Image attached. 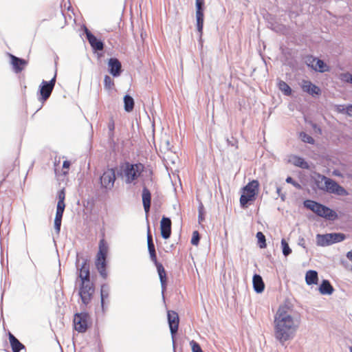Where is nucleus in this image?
Returning <instances> with one entry per match:
<instances>
[{
  "mask_svg": "<svg viewBox=\"0 0 352 352\" xmlns=\"http://www.w3.org/2000/svg\"><path fill=\"white\" fill-rule=\"evenodd\" d=\"M149 255L151 260L153 262L155 266H157L158 264H161V263L157 261L156 252H151L149 253Z\"/></svg>",
  "mask_w": 352,
  "mask_h": 352,
  "instance_id": "a18cd8bd",
  "label": "nucleus"
},
{
  "mask_svg": "<svg viewBox=\"0 0 352 352\" xmlns=\"http://www.w3.org/2000/svg\"><path fill=\"white\" fill-rule=\"evenodd\" d=\"M110 287L108 284L104 283L101 285L100 288V298H101V307L102 310L104 309V300L107 299L109 296Z\"/></svg>",
  "mask_w": 352,
  "mask_h": 352,
  "instance_id": "a878e982",
  "label": "nucleus"
},
{
  "mask_svg": "<svg viewBox=\"0 0 352 352\" xmlns=\"http://www.w3.org/2000/svg\"><path fill=\"white\" fill-rule=\"evenodd\" d=\"M253 288L256 293L260 294L264 291L265 284L261 275L255 274L252 278Z\"/></svg>",
  "mask_w": 352,
  "mask_h": 352,
  "instance_id": "4be33fe9",
  "label": "nucleus"
},
{
  "mask_svg": "<svg viewBox=\"0 0 352 352\" xmlns=\"http://www.w3.org/2000/svg\"><path fill=\"white\" fill-rule=\"evenodd\" d=\"M351 108H352V105L351 106Z\"/></svg>",
  "mask_w": 352,
  "mask_h": 352,
  "instance_id": "69168bd1",
  "label": "nucleus"
},
{
  "mask_svg": "<svg viewBox=\"0 0 352 352\" xmlns=\"http://www.w3.org/2000/svg\"><path fill=\"white\" fill-rule=\"evenodd\" d=\"M269 28L273 31L278 33L283 32V30L285 29V27L284 25L278 23H270Z\"/></svg>",
  "mask_w": 352,
  "mask_h": 352,
  "instance_id": "e433bc0d",
  "label": "nucleus"
},
{
  "mask_svg": "<svg viewBox=\"0 0 352 352\" xmlns=\"http://www.w3.org/2000/svg\"><path fill=\"white\" fill-rule=\"evenodd\" d=\"M278 89L283 93L284 95L289 96L292 95V90L291 87L283 80H279L278 83Z\"/></svg>",
  "mask_w": 352,
  "mask_h": 352,
  "instance_id": "7c9ffc66",
  "label": "nucleus"
},
{
  "mask_svg": "<svg viewBox=\"0 0 352 352\" xmlns=\"http://www.w3.org/2000/svg\"><path fill=\"white\" fill-rule=\"evenodd\" d=\"M282 188L280 186L276 187V193L280 197L282 201H285L286 198V195L285 193H282Z\"/></svg>",
  "mask_w": 352,
  "mask_h": 352,
  "instance_id": "49530a36",
  "label": "nucleus"
},
{
  "mask_svg": "<svg viewBox=\"0 0 352 352\" xmlns=\"http://www.w3.org/2000/svg\"><path fill=\"white\" fill-rule=\"evenodd\" d=\"M342 80L346 82L352 84V74L349 73L342 74Z\"/></svg>",
  "mask_w": 352,
  "mask_h": 352,
  "instance_id": "37998d69",
  "label": "nucleus"
},
{
  "mask_svg": "<svg viewBox=\"0 0 352 352\" xmlns=\"http://www.w3.org/2000/svg\"><path fill=\"white\" fill-rule=\"evenodd\" d=\"M100 181L102 188L111 190L113 187L116 181L115 169L111 168L105 170L100 176Z\"/></svg>",
  "mask_w": 352,
  "mask_h": 352,
  "instance_id": "4468645a",
  "label": "nucleus"
},
{
  "mask_svg": "<svg viewBox=\"0 0 352 352\" xmlns=\"http://www.w3.org/2000/svg\"><path fill=\"white\" fill-rule=\"evenodd\" d=\"M155 267L157 268V273H158V275L160 277V280L161 287H162V296L164 297V292L166 291V285H167V283H166V282H167L166 273L165 269L162 263L158 264Z\"/></svg>",
  "mask_w": 352,
  "mask_h": 352,
  "instance_id": "6ab92c4d",
  "label": "nucleus"
},
{
  "mask_svg": "<svg viewBox=\"0 0 352 352\" xmlns=\"http://www.w3.org/2000/svg\"><path fill=\"white\" fill-rule=\"evenodd\" d=\"M147 245H148V250L149 253L155 252V248L154 243H150L147 244Z\"/></svg>",
  "mask_w": 352,
  "mask_h": 352,
  "instance_id": "3c124183",
  "label": "nucleus"
},
{
  "mask_svg": "<svg viewBox=\"0 0 352 352\" xmlns=\"http://www.w3.org/2000/svg\"><path fill=\"white\" fill-rule=\"evenodd\" d=\"M8 339L12 350V352H20L25 349V346L22 344L12 333H8Z\"/></svg>",
  "mask_w": 352,
  "mask_h": 352,
  "instance_id": "aec40b11",
  "label": "nucleus"
},
{
  "mask_svg": "<svg viewBox=\"0 0 352 352\" xmlns=\"http://www.w3.org/2000/svg\"><path fill=\"white\" fill-rule=\"evenodd\" d=\"M298 245L302 247L303 248H306L305 246V241L303 238H300L298 240Z\"/></svg>",
  "mask_w": 352,
  "mask_h": 352,
  "instance_id": "864d4df0",
  "label": "nucleus"
},
{
  "mask_svg": "<svg viewBox=\"0 0 352 352\" xmlns=\"http://www.w3.org/2000/svg\"><path fill=\"white\" fill-rule=\"evenodd\" d=\"M196 28L200 34H202L204 21L205 0H195Z\"/></svg>",
  "mask_w": 352,
  "mask_h": 352,
  "instance_id": "f8f14e48",
  "label": "nucleus"
},
{
  "mask_svg": "<svg viewBox=\"0 0 352 352\" xmlns=\"http://www.w3.org/2000/svg\"><path fill=\"white\" fill-rule=\"evenodd\" d=\"M258 244L260 248H265L267 246L265 236L262 232H258L256 234Z\"/></svg>",
  "mask_w": 352,
  "mask_h": 352,
  "instance_id": "473e14b6",
  "label": "nucleus"
},
{
  "mask_svg": "<svg viewBox=\"0 0 352 352\" xmlns=\"http://www.w3.org/2000/svg\"><path fill=\"white\" fill-rule=\"evenodd\" d=\"M322 179L324 180V184H325V190L327 192L329 193H334L336 190V188L338 185V184L333 180L332 179L328 178L325 176H322Z\"/></svg>",
  "mask_w": 352,
  "mask_h": 352,
  "instance_id": "bb28decb",
  "label": "nucleus"
},
{
  "mask_svg": "<svg viewBox=\"0 0 352 352\" xmlns=\"http://www.w3.org/2000/svg\"><path fill=\"white\" fill-rule=\"evenodd\" d=\"M108 70L113 77L119 76L122 72L120 61L116 58H110L108 61Z\"/></svg>",
  "mask_w": 352,
  "mask_h": 352,
  "instance_id": "2eb2a0df",
  "label": "nucleus"
},
{
  "mask_svg": "<svg viewBox=\"0 0 352 352\" xmlns=\"http://www.w3.org/2000/svg\"><path fill=\"white\" fill-rule=\"evenodd\" d=\"M141 38H142V40L143 42H144V36H146V33H143V32H141Z\"/></svg>",
  "mask_w": 352,
  "mask_h": 352,
  "instance_id": "052dcab7",
  "label": "nucleus"
},
{
  "mask_svg": "<svg viewBox=\"0 0 352 352\" xmlns=\"http://www.w3.org/2000/svg\"><path fill=\"white\" fill-rule=\"evenodd\" d=\"M293 164L298 167L302 168H308V163L301 157L294 155L293 157Z\"/></svg>",
  "mask_w": 352,
  "mask_h": 352,
  "instance_id": "2f4dec72",
  "label": "nucleus"
},
{
  "mask_svg": "<svg viewBox=\"0 0 352 352\" xmlns=\"http://www.w3.org/2000/svg\"><path fill=\"white\" fill-rule=\"evenodd\" d=\"M346 258H347L349 261H352V250H351V251H349V252H348L346 253Z\"/></svg>",
  "mask_w": 352,
  "mask_h": 352,
  "instance_id": "bf43d9fd",
  "label": "nucleus"
},
{
  "mask_svg": "<svg viewBox=\"0 0 352 352\" xmlns=\"http://www.w3.org/2000/svg\"><path fill=\"white\" fill-rule=\"evenodd\" d=\"M104 87L107 90H111L114 87V82L112 78L108 76L105 75L104 78Z\"/></svg>",
  "mask_w": 352,
  "mask_h": 352,
  "instance_id": "72a5a7b5",
  "label": "nucleus"
},
{
  "mask_svg": "<svg viewBox=\"0 0 352 352\" xmlns=\"http://www.w3.org/2000/svg\"><path fill=\"white\" fill-rule=\"evenodd\" d=\"M64 210L56 209V216L54 219V229L57 234L60 232V227Z\"/></svg>",
  "mask_w": 352,
  "mask_h": 352,
  "instance_id": "cd10ccee",
  "label": "nucleus"
},
{
  "mask_svg": "<svg viewBox=\"0 0 352 352\" xmlns=\"http://www.w3.org/2000/svg\"><path fill=\"white\" fill-rule=\"evenodd\" d=\"M124 109L126 112H131L133 111L135 105L134 99L132 96L126 94L124 96Z\"/></svg>",
  "mask_w": 352,
  "mask_h": 352,
  "instance_id": "c85d7f7f",
  "label": "nucleus"
},
{
  "mask_svg": "<svg viewBox=\"0 0 352 352\" xmlns=\"http://www.w3.org/2000/svg\"><path fill=\"white\" fill-rule=\"evenodd\" d=\"M89 315L86 311L77 313L74 315V324L75 329L79 333H84L88 328V318Z\"/></svg>",
  "mask_w": 352,
  "mask_h": 352,
  "instance_id": "ddd939ff",
  "label": "nucleus"
},
{
  "mask_svg": "<svg viewBox=\"0 0 352 352\" xmlns=\"http://www.w3.org/2000/svg\"><path fill=\"white\" fill-rule=\"evenodd\" d=\"M204 219V213L200 212V213H199V214H198V221L200 223V222L203 221Z\"/></svg>",
  "mask_w": 352,
  "mask_h": 352,
  "instance_id": "13d9d810",
  "label": "nucleus"
},
{
  "mask_svg": "<svg viewBox=\"0 0 352 352\" xmlns=\"http://www.w3.org/2000/svg\"><path fill=\"white\" fill-rule=\"evenodd\" d=\"M142 204L146 213H148L151 208V193L148 188L143 184L142 192Z\"/></svg>",
  "mask_w": 352,
  "mask_h": 352,
  "instance_id": "a211bd4d",
  "label": "nucleus"
},
{
  "mask_svg": "<svg viewBox=\"0 0 352 352\" xmlns=\"http://www.w3.org/2000/svg\"><path fill=\"white\" fill-rule=\"evenodd\" d=\"M58 201L57 203L56 209L65 210V192L64 188H63L58 191Z\"/></svg>",
  "mask_w": 352,
  "mask_h": 352,
  "instance_id": "c756f323",
  "label": "nucleus"
},
{
  "mask_svg": "<svg viewBox=\"0 0 352 352\" xmlns=\"http://www.w3.org/2000/svg\"><path fill=\"white\" fill-rule=\"evenodd\" d=\"M349 351H350V352H352V346H351V347L349 348Z\"/></svg>",
  "mask_w": 352,
  "mask_h": 352,
  "instance_id": "e2e57ef3",
  "label": "nucleus"
},
{
  "mask_svg": "<svg viewBox=\"0 0 352 352\" xmlns=\"http://www.w3.org/2000/svg\"><path fill=\"white\" fill-rule=\"evenodd\" d=\"M281 247H282L283 254L285 256H287L292 253V249L289 248V244L287 243V241L284 239H282V240H281Z\"/></svg>",
  "mask_w": 352,
  "mask_h": 352,
  "instance_id": "f704fd0d",
  "label": "nucleus"
},
{
  "mask_svg": "<svg viewBox=\"0 0 352 352\" xmlns=\"http://www.w3.org/2000/svg\"><path fill=\"white\" fill-rule=\"evenodd\" d=\"M200 241V234L199 232L197 230H195L192 232V238L190 243L193 245H198Z\"/></svg>",
  "mask_w": 352,
  "mask_h": 352,
  "instance_id": "4c0bfd02",
  "label": "nucleus"
},
{
  "mask_svg": "<svg viewBox=\"0 0 352 352\" xmlns=\"http://www.w3.org/2000/svg\"><path fill=\"white\" fill-rule=\"evenodd\" d=\"M56 80V72L54 77L50 80H43L39 85L38 91V99L40 102H45L51 96L54 88Z\"/></svg>",
  "mask_w": 352,
  "mask_h": 352,
  "instance_id": "6e6552de",
  "label": "nucleus"
},
{
  "mask_svg": "<svg viewBox=\"0 0 352 352\" xmlns=\"http://www.w3.org/2000/svg\"><path fill=\"white\" fill-rule=\"evenodd\" d=\"M227 144L229 146L234 147L235 149H238V140L234 137H231L230 138L226 139Z\"/></svg>",
  "mask_w": 352,
  "mask_h": 352,
  "instance_id": "ea45409f",
  "label": "nucleus"
},
{
  "mask_svg": "<svg viewBox=\"0 0 352 352\" xmlns=\"http://www.w3.org/2000/svg\"><path fill=\"white\" fill-rule=\"evenodd\" d=\"M92 47V50L94 53L96 54L98 56V58H101L102 54V51L104 50V47L105 45H91Z\"/></svg>",
  "mask_w": 352,
  "mask_h": 352,
  "instance_id": "58836bf2",
  "label": "nucleus"
},
{
  "mask_svg": "<svg viewBox=\"0 0 352 352\" xmlns=\"http://www.w3.org/2000/svg\"><path fill=\"white\" fill-rule=\"evenodd\" d=\"M333 290V286L328 280H323L319 286V292L322 295H330Z\"/></svg>",
  "mask_w": 352,
  "mask_h": 352,
  "instance_id": "b1692460",
  "label": "nucleus"
},
{
  "mask_svg": "<svg viewBox=\"0 0 352 352\" xmlns=\"http://www.w3.org/2000/svg\"><path fill=\"white\" fill-rule=\"evenodd\" d=\"M300 320L295 316L292 303L285 300L274 315V336L280 344L292 340L299 327Z\"/></svg>",
  "mask_w": 352,
  "mask_h": 352,
  "instance_id": "f257e3e1",
  "label": "nucleus"
},
{
  "mask_svg": "<svg viewBox=\"0 0 352 352\" xmlns=\"http://www.w3.org/2000/svg\"><path fill=\"white\" fill-rule=\"evenodd\" d=\"M292 186L298 190L302 189V186L296 181L294 182V183L292 184Z\"/></svg>",
  "mask_w": 352,
  "mask_h": 352,
  "instance_id": "4d7b16f0",
  "label": "nucleus"
},
{
  "mask_svg": "<svg viewBox=\"0 0 352 352\" xmlns=\"http://www.w3.org/2000/svg\"><path fill=\"white\" fill-rule=\"evenodd\" d=\"M168 322L170 331L173 351H175V336L178 331L179 318L178 314L175 311H168Z\"/></svg>",
  "mask_w": 352,
  "mask_h": 352,
  "instance_id": "9d476101",
  "label": "nucleus"
},
{
  "mask_svg": "<svg viewBox=\"0 0 352 352\" xmlns=\"http://www.w3.org/2000/svg\"><path fill=\"white\" fill-rule=\"evenodd\" d=\"M101 31L92 32L85 25L80 28V36L83 41H87L89 44H104V38Z\"/></svg>",
  "mask_w": 352,
  "mask_h": 352,
  "instance_id": "1a4fd4ad",
  "label": "nucleus"
},
{
  "mask_svg": "<svg viewBox=\"0 0 352 352\" xmlns=\"http://www.w3.org/2000/svg\"><path fill=\"white\" fill-rule=\"evenodd\" d=\"M346 236L343 233L333 232L316 235V243L318 246L325 247L344 241Z\"/></svg>",
  "mask_w": 352,
  "mask_h": 352,
  "instance_id": "0eeeda50",
  "label": "nucleus"
},
{
  "mask_svg": "<svg viewBox=\"0 0 352 352\" xmlns=\"http://www.w3.org/2000/svg\"><path fill=\"white\" fill-rule=\"evenodd\" d=\"M318 280V272L315 270H309L305 275V281L308 285L317 284Z\"/></svg>",
  "mask_w": 352,
  "mask_h": 352,
  "instance_id": "393cba45",
  "label": "nucleus"
},
{
  "mask_svg": "<svg viewBox=\"0 0 352 352\" xmlns=\"http://www.w3.org/2000/svg\"><path fill=\"white\" fill-rule=\"evenodd\" d=\"M190 344L192 352H204L200 345L195 340L190 341Z\"/></svg>",
  "mask_w": 352,
  "mask_h": 352,
  "instance_id": "a19ab883",
  "label": "nucleus"
},
{
  "mask_svg": "<svg viewBox=\"0 0 352 352\" xmlns=\"http://www.w3.org/2000/svg\"><path fill=\"white\" fill-rule=\"evenodd\" d=\"M198 212H199V213H200V212H201L202 213H204V205L201 202L199 203V205L198 206Z\"/></svg>",
  "mask_w": 352,
  "mask_h": 352,
  "instance_id": "6e6d98bb",
  "label": "nucleus"
},
{
  "mask_svg": "<svg viewBox=\"0 0 352 352\" xmlns=\"http://www.w3.org/2000/svg\"><path fill=\"white\" fill-rule=\"evenodd\" d=\"M259 190L258 180L253 179L242 188V194L240 197V205L243 208H247L249 202L256 199Z\"/></svg>",
  "mask_w": 352,
  "mask_h": 352,
  "instance_id": "39448f33",
  "label": "nucleus"
},
{
  "mask_svg": "<svg viewBox=\"0 0 352 352\" xmlns=\"http://www.w3.org/2000/svg\"><path fill=\"white\" fill-rule=\"evenodd\" d=\"M76 266L81 280L78 295L82 305L86 307L91 302L95 292L94 284L90 281L89 261L77 252Z\"/></svg>",
  "mask_w": 352,
  "mask_h": 352,
  "instance_id": "f03ea898",
  "label": "nucleus"
},
{
  "mask_svg": "<svg viewBox=\"0 0 352 352\" xmlns=\"http://www.w3.org/2000/svg\"><path fill=\"white\" fill-rule=\"evenodd\" d=\"M68 173L67 171H63V175H67Z\"/></svg>",
  "mask_w": 352,
  "mask_h": 352,
  "instance_id": "680f3d73",
  "label": "nucleus"
},
{
  "mask_svg": "<svg viewBox=\"0 0 352 352\" xmlns=\"http://www.w3.org/2000/svg\"><path fill=\"white\" fill-rule=\"evenodd\" d=\"M301 88L304 92L312 96H320L321 94L320 88L309 80H303Z\"/></svg>",
  "mask_w": 352,
  "mask_h": 352,
  "instance_id": "f3484780",
  "label": "nucleus"
},
{
  "mask_svg": "<svg viewBox=\"0 0 352 352\" xmlns=\"http://www.w3.org/2000/svg\"><path fill=\"white\" fill-rule=\"evenodd\" d=\"M351 105L352 104H349L346 107V109H342V110L341 111H343V112L345 111L349 116H351V113H352V108H351Z\"/></svg>",
  "mask_w": 352,
  "mask_h": 352,
  "instance_id": "8fccbe9b",
  "label": "nucleus"
},
{
  "mask_svg": "<svg viewBox=\"0 0 352 352\" xmlns=\"http://www.w3.org/2000/svg\"><path fill=\"white\" fill-rule=\"evenodd\" d=\"M285 181H286V182H287V184H292H292L294 183V182H295V180H294L292 177H290V176H288V177L286 178Z\"/></svg>",
  "mask_w": 352,
  "mask_h": 352,
  "instance_id": "5fc2aeb1",
  "label": "nucleus"
},
{
  "mask_svg": "<svg viewBox=\"0 0 352 352\" xmlns=\"http://www.w3.org/2000/svg\"><path fill=\"white\" fill-rule=\"evenodd\" d=\"M300 137L302 142L308 144H313L314 143V139L305 132H301Z\"/></svg>",
  "mask_w": 352,
  "mask_h": 352,
  "instance_id": "c9c22d12",
  "label": "nucleus"
},
{
  "mask_svg": "<svg viewBox=\"0 0 352 352\" xmlns=\"http://www.w3.org/2000/svg\"><path fill=\"white\" fill-rule=\"evenodd\" d=\"M334 194H336L338 195L344 196V195H347L348 192L342 186H341L340 184H338L337 186V187L336 188Z\"/></svg>",
  "mask_w": 352,
  "mask_h": 352,
  "instance_id": "79ce46f5",
  "label": "nucleus"
},
{
  "mask_svg": "<svg viewBox=\"0 0 352 352\" xmlns=\"http://www.w3.org/2000/svg\"><path fill=\"white\" fill-rule=\"evenodd\" d=\"M71 165V163L68 160H65L63 163V169H68Z\"/></svg>",
  "mask_w": 352,
  "mask_h": 352,
  "instance_id": "603ef678",
  "label": "nucleus"
},
{
  "mask_svg": "<svg viewBox=\"0 0 352 352\" xmlns=\"http://www.w3.org/2000/svg\"><path fill=\"white\" fill-rule=\"evenodd\" d=\"M124 165L123 173L125 176L126 184H131L141 176L143 177V182L146 180L153 182V172L152 169L146 168L144 164L142 163L138 162L131 164L129 162H126Z\"/></svg>",
  "mask_w": 352,
  "mask_h": 352,
  "instance_id": "7ed1b4c3",
  "label": "nucleus"
},
{
  "mask_svg": "<svg viewBox=\"0 0 352 352\" xmlns=\"http://www.w3.org/2000/svg\"><path fill=\"white\" fill-rule=\"evenodd\" d=\"M107 127H108V131H115V122H114L113 117H111L109 118Z\"/></svg>",
  "mask_w": 352,
  "mask_h": 352,
  "instance_id": "c03bdc74",
  "label": "nucleus"
},
{
  "mask_svg": "<svg viewBox=\"0 0 352 352\" xmlns=\"http://www.w3.org/2000/svg\"><path fill=\"white\" fill-rule=\"evenodd\" d=\"M161 236L168 239L171 235V220L169 217L163 216L160 222Z\"/></svg>",
  "mask_w": 352,
  "mask_h": 352,
  "instance_id": "dca6fc26",
  "label": "nucleus"
},
{
  "mask_svg": "<svg viewBox=\"0 0 352 352\" xmlns=\"http://www.w3.org/2000/svg\"><path fill=\"white\" fill-rule=\"evenodd\" d=\"M108 140L109 143L115 144L114 131H108Z\"/></svg>",
  "mask_w": 352,
  "mask_h": 352,
  "instance_id": "de8ad7c7",
  "label": "nucleus"
},
{
  "mask_svg": "<svg viewBox=\"0 0 352 352\" xmlns=\"http://www.w3.org/2000/svg\"><path fill=\"white\" fill-rule=\"evenodd\" d=\"M118 175H122V173H118Z\"/></svg>",
  "mask_w": 352,
  "mask_h": 352,
  "instance_id": "0e129e2a",
  "label": "nucleus"
},
{
  "mask_svg": "<svg viewBox=\"0 0 352 352\" xmlns=\"http://www.w3.org/2000/svg\"><path fill=\"white\" fill-rule=\"evenodd\" d=\"M100 33H102V37L104 38V44H105V43H108V44L118 43V39L119 37L117 32L101 31Z\"/></svg>",
  "mask_w": 352,
  "mask_h": 352,
  "instance_id": "5701e85b",
  "label": "nucleus"
},
{
  "mask_svg": "<svg viewBox=\"0 0 352 352\" xmlns=\"http://www.w3.org/2000/svg\"><path fill=\"white\" fill-rule=\"evenodd\" d=\"M304 206L318 216L327 220L334 221L338 218V214L333 210L316 201L305 200L304 201Z\"/></svg>",
  "mask_w": 352,
  "mask_h": 352,
  "instance_id": "20e7f679",
  "label": "nucleus"
},
{
  "mask_svg": "<svg viewBox=\"0 0 352 352\" xmlns=\"http://www.w3.org/2000/svg\"><path fill=\"white\" fill-rule=\"evenodd\" d=\"M108 252V245L104 239H102L99 243V250L96 255L95 261L96 267L100 275L104 278H107L108 274L107 268V255Z\"/></svg>",
  "mask_w": 352,
  "mask_h": 352,
  "instance_id": "423d86ee",
  "label": "nucleus"
},
{
  "mask_svg": "<svg viewBox=\"0 0 352 352\" xmlns=\"http://www.w3.org/2000/svg\"><path fill=\"white\" fill-rule=\"evenodd\" d=\"M8 352H9V351H8Z\"/></svg>",
  "mask_w": 352,
  "mask_h": 352,
  "instance_id": "338daca9",
  "label": "nucleus"
},
{
  "mask_svg": "<svg viewBox=\"0 0 352 352\" xmlns=\"http://www.w3.org/2000/svg\"><path fill=\"white\" fill-rule=\"evenodd\" d=\"M10 56L14 71L16 73L21 72L23 69L24 66L27 64V62L24 59L16 57L12 54H10Z\"/></svg>",
  "mask_w": 352,
  "mask_h": 352,
  "instance_id": "412c9836",
  "label": "nucleus"
},
{
  "mask_svg": "<svg viewBox=\"0 0 352 352\" xmlns=\"http://www.w3.org/2000/svg\"><path fill=\"white\" fill-rule=\"evenodd\" d=\"M153 243V236L151 233V231H150V228L149 227L148 228V232H147V244L148 243Z\"/></svg>",
  "mask_w": 352,
  "mask_h": 352,
  "instance_id": "09e8293b",
  "label": "nucleus"
},
{
  "mask_svg": "<svg viewBox=\"0 0 352 352\" xmlns=\"http://www.w3.org/2000/svg\"><path fill=\"white\" fill-rule=\"evenodd\" d=\"M305 63L307 67H311L315 72L323 73L329 70V67L324 60L312 55L306 57Z\"/></svg>",
  "mask_w": 352,
  "mask_h": 352,
  "instance_id": "9b49d317",
  "label": "nucleus"
}]
</instances>
